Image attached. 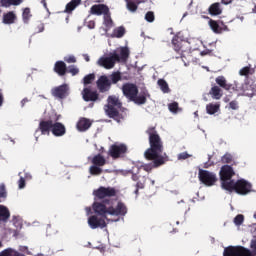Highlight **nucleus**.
<instances>
[{
	"label": "nucleus",
	"instance_id": "c9c22d12",
	"mask_svg": "<svg viewBox=\"0 0 256 256\" xmlns=\"http://www.w3.org/2000/svg\"><path fill=\"white\" fill-rule=\"evenodd\" d=\"M157 83L161 91H163L164 93H169V84H167V81H165L164 79H159Z\"/></svg>",
	"mask_w": 256,
	"mask_h": 256
},
{
	"label": "nucleus",
	"instance_id": "6ab92c4d",
	"mask_svg": "<svg viewBox=\"0 0 256 256\" xmlns=\"http://www.w3.org/2000/svg\"><path fill=\"white\" fill-rule=\"evenodd\" d=\"M93 211L96 213V215H99L104 219H107V215H109V208H107V206L101 202L93 203Z\"/></svg>",
	"mask_w": 256,
	"mask_h": 256
},
{
	"label": "nucleus",
	"instance_id": "f704fd0d",
	"mask_svg": "<svg viewBox=\"0 0 256 256\" xmlns=\"http://www.w3.org/2000/svg\"><path fill=\"white\" fill-rule=\"evenodd\" d=\"M123 77L121 76V72H114L110 75V82L113 85H116V83H119Z\"/></svg>",
	"mask_w": 256,
	"mask_h": 256
},
{
	"label": "nucleus",
	"instance_id": "dca6fc26",
	"mask_svg": "<svg viewBox=\"0 0 256 256\" xmlns=\"http://www.w3.org/2000/svg\"><path fill=\"white\" fill-rule=\"evenodd\" d=\"M51 93L56 99H65V97L69 95V85L62 84L58 87H54L52 88Z\"/></svg>",
	"mask_w": 256,
	"mask_h": 256
},
{
	"label": "nucleus",
	"instance_id": "6e6552de",
	"mask_svg": "<svg viewBox=\"0 0 256 256\" xmlns=\"http://www.w3.org/2000/svg\"><path fill=\"white\" fill-rule=\"evenodd\" d=\"M91 163L92 166L89 168L90 175H101V173H103V169L101 167H105V165H107V159H105V156L97 154L92 158Z\"/></svg>",
	"mask_w": 256,
	"mask_h": 256
},
{
	"label": "nucleus",
	"instance_id": "0e129e2a",
	"mask_svg": "<svg viewBox=\"0 0 256 256\" xmlns=\"http://www.w3.org/2000/svg\"><path fill=\"white\" fill-rule=\"evenodd\" d=\"M21 103H22V107H25V103H29V99L24 98V99L21 101Z\"/></svg>",
	"mask_w": 256,
	"mask_h": 256
},
{
	"label": "nucleus",
	"instance_id": "e433bc0d",
	"mask_svg": "<svg viewBox=\"0 0 256 256\" xmlns=\"http://www.w3.org/2000/svg\"><path fill=\"white\" fill-rule=\"evenodd\" d=\"M104 25L107 29L113 27V19H111V13L104 14Z\"/></svg>",
	"mask_w": 256,
	"mask_h": 256
},
{
	"label": "nucleus",
	"instance_id": "f03ea898",
	"mask_svg": "<svg viewBox=\"0 0 256 256\" xmlns=\"http://www.w3.org/2000/svg\"><path fill=\"white\" fill-rule=\"evenodd\" d=\"M129 59V48L121 47L120 55L117 52H113L110 56H102L98 59L97 64L104 69H113L115 63H125Z\"/></svg>",
	"mask_w": 256,
	"mask_h": 256
},
{
	"label": "nucleus",
	"instance_id": "79ce46f5",
	"mask_svg": "<svg viewBox=\"0 0 256 256\" xmlns=\"http://www.w3.org/2000/svg\"><path fill=\"white\" fill-rule=\"evenodd\" d=\"M127 9L129 11H131L132 13H135V11H137L138 6L137 4H135V2L131 1V0H127Z\"/></svg>",
	"mask_w": 256,
	"mask_h": 256
},
{
	"label": "nucleus",
	"instance_id": "aec40b11",
	"mask_svg": "<svg viewBox=\"0 0 256 256\" xmlns=\"http://www.w3.org/2000/svg\"><path fill=\"white\" fill-rule=\"evenodd\" d=\"M172 45L174 47V51L177 53V56H175V59H185V54L183 50L181 49V38L179 35H175L172 39Z\"/></svg>",
	"mask_w": 256,
	"mask_h": 256
},
{
	"label": "nucleus",
	"instance_id": "b1692460",
	"mask_svg": "<svg viewBox=\"0 0 256 256\" xmlns=\"http://www.w3.org/2000/svg\"><path fill=\"white\" fill-rule=\"evenodd\" d=\"M208 13L211 15V17H219V15H222L223 7H221V3L219 2L212 3L208 7Z\"/></svg>",
	"mask_w": 256,
	"mask_h": 256
},
{
	"label": "nucleus",
	"instance_id": "69168bd1",
	"mask_svg": "<svg viewBox=\"0 0 256 256\" xmlns=\"http://www.w3.org/2000/svg\"><path fill=\"white\" fill-rule=\"evenodd\" d=\"M41 3L44 7V9H47V1L46 0H41Z\"/></svg>",
	"mask_w": 256,
	"mask_h": 256
},
{
	"label": "nucleus",
	"instance_id": "423d86ee",
	"mask_svg": "<svg viewBox=\"0 0 256 256\" xmlns=\"http://www.w3.org/2000/svg\"><path fill=\"white\" fill-rule=\"evenodd\" d=\"M107 101V115H109V117H112L113 119H117L119 117V109L123 107V102H121V100H119V97L115 95L109 96Z\"/></svg>",
	"mask_w": 256,
	"mask_h": 256
},
{
	"label": "nucleus",
	"instance_id": "4c0bfd02",
	"mask_svg": "<svg viewBox=\"0 0 256 256\" xmlns=\"http://www.w3.org/2000/svg\"><path fill=\"white\" fill-rule=\"evenodd\" d=\"M114 35L117 37V39H121V37H124L125 35V27L120 26L117 29L114 30Z\"/></svg>",
	"mask_w": 256,
	"mask_h": 256
},
{
	"label": "nucleus",
	"instance_id": "bf43d9fd",
	"mask_svg": "<svg viewBox=\"0 0 256 256\" xmlns=\"http://www.w3.org/2000/svg\"><path fill=\"white\" fill-rule=\"evenodd\" d=\"M131 179H132V181H139V175L132 173Z\"/></svg>",
	"mask_w": 256,
	"mask_h": 256
},
{
	"label": "nucleus",
	"instance_id": "6e6d98bb",
	"mask_svg": "<svg viewBox=\"0 0 256 256\" xmlns=\"http://www.w3.org/2000/svg\"><path fill=\"white\" fill-rule=\"evenodd\" d=\"M18 186H19V189H25V178H23V176L20 177L18 181Z\"/></svg>",
	"mask_w": 256,
	"mask_h": 256
},
{
	"label": "nucleus",
	"instance_id": "1a4fd4ad",
	"mask_svg": "<svg viewBox=\"0 0 256 256\" xmlns=\"http://www.w3.org/2000/svg\"><path fill=\"white\" fill-rule=\"evenodd\" d=\"M198 179L206 185V187H213L217 183V175L209 170L200 169L198 172Z\"/></svg>",
	"mask_w": 256,
	"mask_h": 256
},
{
	"label": "nucleus",
	"instance_id": "0eeeda50",
	"mask_svg": "<svg viewBox=\"0 0 256 256\" xmlns=\"http://www.w3.org/2000/svg\"><path fill=\"white\" fill-rule=\"evenodd\" d=\"M219 175L222 189H225V191H227V185L235 181L233 180V177H235V170H233L232 166L224 165L221 167Z\"/></svg>",
	"mask_w": 256,
	"mask_h": 256
},
{
	"label": "nucleus",
	"instance_id": "4468645a",
	"mask_svg": "<svg viewBox=\"0 0 256 256\" xmlns=\"http://www.w3.org/2000/svg\"><path fill=\"white\" fill-rule=\"evenodd\" d=\"M208 25L213 33H216L217 35H221L224 31H229V27H227V25H225L221 20L217 21L210 19Z\"/></svg>",
	"mask_w": 256,
	"mask_h": 256
},
{
	"label": "nucleus",
	"instance_id": "7ed1b4c3",
	"mask_svg": "<svg viewBox=\"0 0 256 256\" xmlns=\"http://www.w3.org/2000/svg\"><path fill=\"white\" fill-rule=\"evenodd\" d=\"M250 249L244 246H228L224 249L223 256H256V239L250 243Z\"/></svg>",
	"mask_w": 256,
	"mask_h": 256
},
{
	"label": "nucleus",
	"instance_id": "39448f33",
	"mask_svg": "<svg viewBox=\"0 0 256 256\" xmlns=\"http://www.w3.org/2000/svg\"><path fill=\"white\" fill-rule=\"evenodd\" d=\"M61 119V115L55 112H49L39 123V129H65V125L57 122Z\"/></svg>",
	"mask_w": 256,
	"mask_h": 256
},
{
	"label": "nucleus",
	"instance_id": "20e7f679",
	"mask_svg": "<svg viewBox=\"0 0 256 256\" xmlns=\"http://www.w3.org/2000/svg\"><path fill=\"white\" fill-rule=\"evenodd\" d=\"M252 190L253 185L245 179H239L237 181L234 180L226 185V191H229L230 193H233L234 191L238 195H248Z\"/></svg>",
	"mask_w": 256,
	"mask_h": 256
},
{
	"label": "nucleus",
	"instance_id": "c03bdc74",
	"mask_svg": "<svg viewBox=\"0 0 256 256\" xmlns=\"http://www.w3.org/2000/svg\"><path fill=\"white\" fill-rule=\"evenodd\" d=\"M221 162L226 164L233 163V156L229 153H226L224 156H222Z\"/></svg>",
	"mask_w": 256,
	"mask_h": 256
},
{
	"label": "nucleus",
	"instance_id": "774afa93",
	"mask_svg": "<svg viewBox=\"0 0 256 256\" xmlns=\"http://www.w3.org/2000/svg\"><path fill=\"white\" fill-rule=\"evenodd\" d=\"M35 256H45V254H43V253H38V254H36Z\"/></svg>",
	"mask_w": 256,
	"mask_h": 256
},
{
	"label": "nucleus",
	"instance_id": "bb28decb",
	"mask_svg": "<svg viewBox=\"0 0 256 256\" xmlns=\"http://www.w3.org/2000/svg\"><path fill=\"white\" fill-rule=\"evenodd\" d=\"M209 95H211L212 99L219 100L223 97V90L219 86L215 85L210 89Z\"/></svg>",
	"mask_w": 256,
	"mask_h": 256
},
{
	"label": "nucleus",
	"instance_id": "2eb2a0df",
	"mask_svg": "<svg viewBox=\"0 0 256 256\" xmlns=\"http://www.w3.org/2000/svg\"><path fill=\"white\" fill-rule=\"evenodd\" d=\"M215 81L218 84V87H220L221 89H225V91H239V86L237 85V83H227V79L225 78V76H218L216 77Z\"/></svg>",
	"mask_w": 256,
	"mask_h": 256
},
{
	"label": "nucleus",
	"instance_id": "9b49d317",
	"mask_svg": "<svg viewBox=\"0 0 256 256\" xmlns=\"http://www.w3.org/2000/svg\"><path fill=\"white\" fill-rule=\"evenodd\" d=\"M94 196L98 199H106V197H116L117 190L114 187H103L100 186L94 191Z\"/></svg>",
	"mask_w": 256,
	"mask_h": 256
},
{
	"label": "nucleus",
	"instance_id": "052dcab7",
	"mask_svg": "<svg viewBox=\"0 0 256 256\" xmlns=\"http://www.w3.org/2000/svg\"><path fill=\"white\" fill-rule=\"evenodd\" d=\"M221 3H223V5H229L230 3H233V0H221Z\"/></svg>",
	"mask_w": 256,
	"mask_h": 256
},
{
	"label": "nucleus",
	"instance_id": "f257e3e1",
	"mask_svg": "<svg viewBox=\"0 0 256 256\" xmlns=\"http://www.w3.org/2000/svg\"><path fill=\"white\" fill-rule=\"evenodd\" d=\"M146 133L150 147L144 152L145 159H147V161H154L156 167L165 165L166 161H169V156H167V153H163L165 148L161 136H159V133L155 130H147Z\"/></svg>",
	"mask_w": 256,
	"mask_h": 256
},
{
	"label": "nucleus",
	"instance_id": "a211bd4d",
	"mask_svg": "<svg viewBox=\"0 0 256 256\" xmlns=\"http://www.w3.org/2000/svg\"><path fill=\"white\" fill-rule=\"evenodd\" d=\"M96 85L100 93H107L111 89V80L107 76L102 75L98 78Z\"/></svg>",
	"mask_w": 256,
	"mask_h": 256
},
{
	"label": "nucleus",
	"instance_id": "37998d69",
	"mask_svg": "<svg viewBox=\"0 0 256 256\" xmlns=\"http://www.w3.org/2000/svg\"><path fill=\"white\" fill-rule=\"evenodd\" d=\"M243 221H245V216H243V214H238L235 218H234V224L237 225L238 227L240 225H243Z\"/></svg>",
	"mask_w": 256,
	"mask_h": 256
},
{
	"label": "nucleus",
	"instance_id": "5fc2aeb1",
	"mask_svg": "<svg viewBox=\"0 0 256 256\" xmlns=\"http://www.w3.org/2000/svg\"><path fill=\"white\" fill-rule=\"evenodd\" d=\"M66 63H77V58L75 56H68L64 58Z\"/></svg>",
	"mask_w": 256,
	"mask_h": 256
},
{
	"label": "nucleus",
	"instance_id": "8fccbe9b",
	"mask_svg": "<svg viewBox=\"0 0 256 256\" xmlns=\"http://www.w3.org/2000/svg\"><path fill=\"white\" fill-rule=\"evenodd\" d=\"M139 189H145V182L138 181L136 183V190L134 191L135 195H139Z\"/></svg>",
	"mask_w": 256,
	"mask_h": 256
},
{
	"label": "nucleus",
	"instance_id": "338daca9",
	"mask_svg": "<svg viewBox=\"0 0 256 256\" xmlns=\"http://www.w3.org/2000/svg\"><path fill=\"white\" fill-rule=\"evenodd\" d=\"M3 105V95L0 94V107Z\"/></svg>",
	"mask_w": 256,
	"mask_h": 256
},
{
	"label": "nucleus",
	"instance_id": "49530a36",
	"mask_svg": "<svg viewBox=\"0 0 256 256\" xmlns=\"http://www.w3.org/2000/svg\"><path fill=\"white\" fill-rule=\"evenodd\" d=\"M0 199H7V188L5 184H0Z\"/></svg>",
	"mask_w": 256,
	"mask_h": 256
},
{
	"label": "nucleus",
	"instance_id": "72a5a7b5",
	"mask_svg": "<svg viewBox=\"0 0 256 256\" xmlns=\"http://www.w3.org/2000/svg\"><path fill=\"white\" fill-rule=\"evenodd\" d=\"M151 162L152 163L141 165L140 169H143V171H146L147 173H151L153 169H157V167H160L155 165V160H151Z\"/></svg>",
	"mask_w": 256,
	"mask_h": 256
},
{
	"label": "nucleus",
	"instance_id": "e2e57ef3",
	"mask_svg": "<svg viewBox=\"0 0 256 256\" xmlns=\"http://www.w3.org/2000/svg\"><path fill=\"white\" fill-rule=\"evenodd\" d=\"M40 131H41L42 135H45V134L49 133L51 130H49V129H40Z\"/></svg>",
	"mask_w": 256,
	"mask_h": 256
},
{
	"label": "nucleus",
	"instance_id": "7c9ffc66",
	"mask_svg": "<svg viewBox=\"0 0 256 256\" xmlns=\"http://www.w3.org/2000/svg\"><path fill=\"white\" fill-rule=\"evenodd\" d=\"M92 123L91 120L87 118H82L77 123V129H89Z\"/></svg>",
	"mask_w": 256,
	"mask_h": 256
},
{
	"label": "nucleus",
	"instance_id": "4be33fe9",
	"mask_svg": "<svg viewBox=\"0 0 256 256\" xmlns=\"http://www.w3.org/2000/svg\"><path fill=\"white\" fill-rule=\"evenodd\" d=\"M91 15H107L109 13V6L105 4H94L90 8Z\"/></svg>",
	"mask_w": 256,
	"mask_h": 256
},
{
	"label": "nucleus",
	"instance_id": "de8ad7c7",
	"mask_svg": "<svg viewBox=\"0 0 256 256\" xmlns=\"http://www.w3.org/2000/svg\"><path fill=\"white\" fill-rule=\"evenodd\" d=\"M67 73H71V75L75 77V75H79V68H77L75 65H71L69 66Z\"/></svg>",
	"mask_w": 256,
	"mask_h": 256
},
{
	"label": "nucleus",
	"instance_id": "5701e85b",
	"mask_svg": "<svg viewBox=\"0 0 256 256\" xmlns=\"http://www.w3.org/2000/svg\"><path fill=\"white\" fill-rule=\"evenodd\" d=\"M151 97V94H149V91L147 89L141 90V92L139 93V95L137 94L136 96H134L133 103H135L136 105H145V103H147V98Z\"/></svg>",
	"mask_w": 256,
	"mask_h": 256
},
{
	"label": "nucleus",
	"instance_id": "a19ab883",
	"mask_svg": "<svg viewBox=\"0 0 256 256\" xmlns=\"http://www.w3.org/2000/svg\"><path fill=\"white\" fill-rule=\"evenodd\" d=\"M168 109L170 113H178L179 112V103L172 102L168 105Z\"/></svg>",
	"mask_w": 256,
	"mask_h": 256
},
{
	"label": "nucleus",
	"instance_id": "13d9d810",
	"mask_svg": "<svg viewBox=\"0 0 256 256\" xmlns=\"http://www.w3.org/2000/svg\"><path fill=\"white\" fill-rule=\"evenodd\" d=\"M87 27H88V29H95V21L94 20H90L87 23Z\"/></svg>",
	"mask_w": 256,
	"mask_h": 256
},
{
	"label": "nucleus",
	"instance_id": "f8f14e48",
	"mask_svg": "<svg viewBox=\"0 0 256 256\" xmlns=\"http://www.w3.org/2000/svg\"><path fill=\"white\" fill-rule=\"evenodd\" d=\"M122 92L127 99L132 101L136 95H139V88L137 87L136 84L125 83L122 86Z\"/></svg>",
	"mask_w": 256,
	"mask_h": 256
},
{
	"label": "nucleus",
	"instance_id": "a18cd8bd",
	"mask_svg": "<svg viewBox=\"0 0 256 256\" xmlns=\"http://www.w3.org/2000/svg\"><path fill=\"white\" fill-rule=\"evenodd\" d=\"M145 20L148 22V23H153V21H155V13L153 11H148L146 14H145Z\"/></svg>",
	"mask_w": 256,
	"mask_h": 256
},
{
	"label": "nucleus",
	"instance_id": "864d4df0",
	"mask_svg": "<svg viewBox=\"0 0 256 256\" xmlns=\"http://www.w3.org/2000/svg\"><path fill=\"white\" fill-rule=\"evenodd\" d=\"M189 157H191V155H189V153H187V152H182V153L178 154L179 161H185V159H189Z\"/></svg>",
	"mask_w": 256,
	"mask_h": 256
},
{
	"label": "nucleus",
	"instance_id": "a878e982",
	"mask_svg": "<svg viewBox=\"0 0 256 256\" xmlns=\"http://www.w3.org/2000/svg\"><path fill=\"white\" fill-rule=\"evenodd\" d=\"M11 217V212L9 211V208H7L4 205H0V221H3V223H7Z\"/></svg>",
	"mask_w": 256,
	"mask_h": 256
},
{
	"label": "nucleus",
	"instance_id": "cd10ccee",
	"mask_svg": "<svg viewBox=\"0 0 256 256\" xmlns=\"http://www.w3.org/2000/svg\"><path fill=\"white\" fill-rule=\"evenodd\" d=\"M81 5V0H72L70 1L65 8V13H73L77 7Z\"/></svg>",
	"mask_w": 256,
	"mask_h": 256
},
{
	"label": "nucleus",
	"instance_id": "603ef678",
	"mask_svg": "<svg viewBox=\"0 0 256 256\" xmlns=\"http://www.w3.org/2000/svg\"><path fill=\"white\" fill-rule=\"evenodd\" d=\"M15 252H16V251H14L13 249L8 248V249L2 251V252L0 253V256H13V254H14Z\"/></svg>",
	"mask_w": 256,
	"mask_h": 256
},
{
	"label": "nucleus",
	"instance_id": "58836bf2",
	"mask_svg": "<svg viewBox=\"0 0 256 256\" xmlns=\"http://www.w3.org/2000/svg\"><path fill=\"white\" fill-rule=\"evenodd\" d=\"M22 17L24 23H29V19H31V9L25 8L22 13Z\"/></svg>",
	"mask_w": 256,
	"mask_h": 256
},
{
	"label": "nucleus",
	"instance_id": "393cba45",
	"mask_svg": "<svg viewBox=\"0 0 256 256\" xmlns=\"http://www.w3.org/2000/svg\"><path fill=\"white\" fill-rule=\"evenodd\" d=\"M54 73H57L59 77L67 75V64L64 61H56L54 64Z\"/></svg>",
	"mask_w": 256,
	"mask_h": 256
},
{
	"label": "nucleus",
	"instance_id": "412c9836",
	"mask_svg": "<svg viewBox=\"0 0 256 256\" xmlns=\"http://www.w3.org/2000/svg\"><path fill=\"white\" fill-rule=\"evenodd\" d=\"M82 97L86 102L99 101V93L97 91L91 90V88H84L82 91Z\"/></svg>",
	"mask_w": 256,
	"mask_h": 256
},
{
	"label": "nucleus",
	"instance_id": "c756f323",
	"mask_svg": "<svg viewBox=\"0 0 256 256\" xmlns=\"http://www.w3.org/2000/svg\"><path fill=\"white\" fill-rule=\"evenodd\" d=\"M220 108H221L220 104L210 103V104H207L206 111H207L208 115H215V113L219 112Z\"/></svg>",
	"mask_w": 256,
	"mask_h": 256
},
{
	"label": "nucleus",
	"instance_id": "680f3d73",
	"mask_svg": "<svg viewBox=\"0 0 256 256\" xmlns=\"http://www.w3.org/2000/svg\"><path fill=\"white\" fill-rule=\"evenodd\" d=\"M83 57H84V59H85V61H86L87 63H89V62L91 61V58H89V55H88V54H84Z\"/></svg>",
	"mask_w": 256,
	"mask_h": 256
},
{
	"label": "nucleus",
	"instance_id": "c85d7f7f",
	"mask_svg": "<svg viewBox=\"0 0 256 256\" xmlns=\"http://www.w3.org/2000/svg\"><path fill=\"white\" fill-rule=\"evenodd\" d=\"M15 19H17V16L14 12H8L3 15V23L5 25H12V23H15Z\"/></svg>",
	"mask_w": 256,
	"mask_h": 256
},
{
	"label": "nucleus",
	"instance_id": "3c124183",
	"mask_svg": "<svg viewBox=\"0 0 256 256\" xmlns=\"http://www.w3.org/2000/svg\"><path fill=\"white\" fill-rule=\"evenodd\" d=\"M229 109H232V111H237L239 109V102L237 100H233L229 103Z\"/></svg>",
	"mask_w": 256,
	"mask_h": 256
},
{
	"label": "nucleus",
	"instance_id": "4d7b16f0",
	"mask_svg": "<svg viewBox=\"0 0 256 256\" xmlns=\"http://www.w3.org/2000/svg\"><path fill=\"white\" fill-rule=\"evenodd\" d=\"M37 29H38V33H43V32L45 31V24L40 23V24L37 26Z\"/></svg>",
	"mask_w": 256,
	"mask_h": 256
},
{
	"label": "nucleus",
	"instance_id": "2f4dec72",
	"mask_svg": "<svg viewBox=\"0 0 256 256\" xmlns=\"http://www.w3.org/2000/svg\"><path fill=\"white\" fill-rule=\"evenodd\" d=\"M255 73V70L251 68V65L245 66L239 70V75L241 77H249V75H253Z\"/></svg>",
	"mask_w": 256,
	"mask_h": 256
},
{
	"label": "nucleus",
	"instance_id": "ddd939ff",
	"mask_svg": "<svg viewBox=\"0 0 256 256\" xmlns=\"http://www.w3.org/2000/svg\"><path fill=\"white\" fill-rule=\"evenodd\" d=\"M108 215H112L114 217H125V215H127V206H125L123 202H118L116 207L109 206Z\"/></svg>",
	"mask_w": 256,
	"mask_h": 256
},
{
	"label": "nucleus",
	"instance_id": "f3484780",
	"mask_svg": "<svg viewBox=\"0 0 256 256\" xmlns=\"http://www.w3.org/2000/svg\"><path fill=\"white\" fill-rule=\"evenodd\" d=\"M88 225L92 229H105L107 227V223L105 222V218H99L96 215H92L88 218Z\"/></svg>",
	"mask_w": 256,
	"mask_h": 256
},
{
	"label": "nucleus",
	"instance_id": "ea45409f",
	"mask_svg": "<svg viewBox=\"0 0 256 256\" xmlns=\"http://www.w3.org/2000/svg\"><path fill=\"white\" fill-rule=\"evenodd\" d=\"M95 81V74H88L83 78L84 85H91Z\"/></svg>",
	"mask_w": 256,
	"mask_h": 256
},
{
	"label": "nucleus",
	"instance_id": "09e8293b",
	"mask_svg": "<svg viewBox=\"0 0 256 256\" xmlns=\"http://www.w3.org/2000/svg\"><path fill=\"white\" fill-rule=\"evenodd\" d=\"M55 137H61V135H65V129H51L50 130Z\"/></svg>",
	"mask_w": 256,
	"mask_h": 256
},
{
	"label": "nucleus",
	"instance_id": "9d476101",
	"mask_svg": "<svg viewBox=\"0 0 256 256\" xmlns=\"http://www.w3.org/2000/svg\"><path fill=\"white\" fill-rule=\"evenodd\" d=\"M127 154V145L125 144H113L110 146L108 155L112 157V159H119L121 157H125Z\"/></svg>",
	"mask_w": 256,
	"mask_h": 256
},
{
	"label": "nucleus",
	"instance_id": "473e14b6",
	"mask_svg": "<svg viewBox=\"0 0 256 256\" xmlns=\"http://www.w3.org/2000/svg\"><path fill=\"white\" fill-rule=\"evenodd\" d=\"M2 7H11V5H21L23 3V0H0Z\"/></svg>",
	"mask_w": 256,
	"mask_h": 256
}]
</instances>
